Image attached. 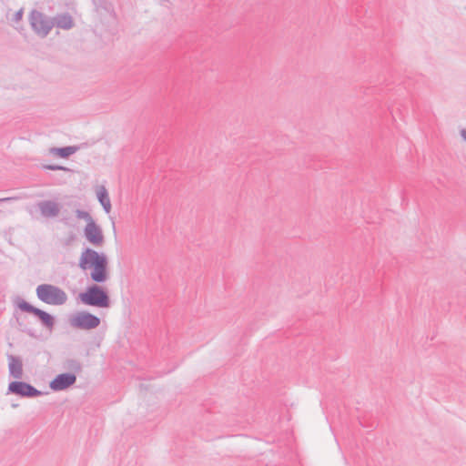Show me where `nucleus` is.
I'll return each mask as SVG.
<instances>
[{"label": "nucleus", "instance_id": "11", "mask_svg": "<svg viewBox=\"0 0 466 466\" xmlns=\"http://www.w3.org/2000/svg\"><path fill=\"white\" fill-rule=\"evenodd\" d=\"M37 208L44 218H55L60 213L59 204L53 200L40 201Z\"/></svg>", "mask_w": 466, "mask_h": 466}, {"label": "nucleus", "instance_id": "24", "mask_svg": "<svg viewBox=\"0 0 466 466\" xmlns=\"http://www.w3.org/2000/svg\"><path fill=\"white\" fill-rule=\"evenodd\" d=\"M77 217L87 219V210H77Z\"/></svg>", "mask_w": 466, "mask_h": 466}, {"label": "nucleus", "instance_id": "26", "mask_svg": "<svg viewBox=\"0 0 466 466\" xmlns=\"http://www.w3.org/2000/svg\"><path fill=\"white\" fill-rule=\"evenodd\" d=\"M83 231H84V235L85 237L87 238V233H88V230H87V224L85 226V228H83Z\"/></svg>", "mask_w": 466, "mask_h": 466}, {"label": "nucleus", "instance_id": "15", "mask_svg": "<svg viewBox=\"0 0 466 466\" xmlns=\"http://www.w3.org/2000/svg\"><path fill=\"white\" fill-rule=\"evenodd\" d=\"M71 325L75 328L87 329V311H81L71 319Z\"/></svg>", "mask_w": 466, "mask_h": 466}, {"label": "nucleus", "instance_id": "1", "mask_svg": "<svg viewBox=\"0 0 466 466\" xmlns=\"http://www.w3.org/2000/svg\"><path fill=\"white\" fill-rule=\"evenodd\" d=\"M92 31L101 44L114 40L118 32V19L111 0H92Z\"/></svg>", "mask_w": 466, "mask_h": 466}, {"label": "nucleus", "instance_id": "13", "mask_svg": "<svg viewBox=\"0 0 466 466\" xmlns=\"http://www.w3.org/2000/svg\"><path fill=\"white\" fill-rule=\"evenodd\" d=\"M54 26L57 28L68 30L73 27L74 21L68 13L57 14L53 19Z\"/></svg>", "mask_w": 466, "mask_h": 466}, {"label": "nucleus", "instance_id": "27", "mask_svg": "<svg viewBox=\"0 0 466 466\" xmlns=\"http://www.w3.org/2000/svg\"><path fill=\"white\" fill-rule=\"evenodd\" d=\"M7 200H9V198H2V199H0V202L1 201H7Z\"/></svg>", "mask_w": 466, "mask_h": 466}, {"label": "nucleus", "instance_id": "17", "mask_svg": "<svg viewBox=\"0 0 466 466\" xmlns=\"http://www.w3.org/2000/svg\"><path fill=\"white\" fill-rule=\"evenodd\" d=\"M104 339V335L102 333L96 332L94 334L89 333V348H98L100 346L101 341Z\"/></svg>", "mask_w": 466, "mask_h": 466}, {"label": "nucleus", "instance_id": "25", "mask_svg": "<svg viewBox=\"0 0 466 466\" xmlns=\"http://www.w3.org/2000/svg\"><path fill=\"white\" fill-rule=\"evenodd\" d=\"M460 135H461V138L466 142V128L461 129Z\"/></svg>", "mask_w": 466, "mask_h": 466}, {"label": "nucleus", "instance_id": "8", "mask_svg": "<svg viewBox=\"0 0 466 466\" xmlns=\"http://www.w3.org/2000/svg\"><path fill=\"white\" fill-rule=\"evenodd\" d=\"M76 381V376L73 372H64L56 375L50 382L49 387L54 391H61L68 389Z\"/></svg>", "mask_w": 466, "mask_h": 466}, {"label": "nucleus", "instance_id": "2", "mask_svg": "<svg viewBox=\"0 0 466 466\" xmlns=\"http://www.w3.org/2000/svg\"><path fill=\"white\" fill-rule=\"evenodd\" d=\"M89 278L96 283H105L110 278L109 261L106 254L90 248Z\"/></svg>", "mask_w": 466, "mask_h": 466}, {"label": "nucleus", "instance_id": "20", "mask_svg": "<svg viewBox=\"0 0 466 466\" xmlns=\"http://www.w3.org/2000/svg\"><path fill=\"white\" fill-rule=\"evenodd\" d=\"M43 168L47 169V170H54V171H56V170H63V171H66V172L72 171L68 167H66L60 166V165H55V164L43 165Z\"/></svg>", "mask_w": 466, "mask_h": 466}, {"label": "nucleus", "instance_id": "19", "mask_svg": "<svg viewBox=\"0 0 466 466\" xmlns=\"http://www.w3.org/2000/svg\"><path fill=\"white\" fill-rule=\"evenodd\" d=\"M79 267L83 270L87 269V246L83 247V250L81 252L80 259H79Z\"/></svg>", "mask_w": 466, "mask_h": 466}, {"label": "nucleus", "instance_id": "16", "mask_svg": "<svg viewBox=\"0 0 466 466\" xmlns=\"http://www.w3.org/2000/svg\"><path fill=\"white\" fill-rule=\"evenodd\" d=\"M64 368L70 370V372H78L81 370L82 366L80 362L74 359H68L64 363Z\"/></svg>", "mask_w": 466, "mask_h": 466}, {"label": "nucleus", "instance_id": "21", "mask_svg": "<svg viewBox=\"0 0 466 466\" xmlns=\"http://www.w3.org/2000/svg\"><path fill=\"white\" fill-rule=\"evenodd\" d=\"M101 323V319L99 317L89 313V329H93L97 328Z\"/></svg>", "mask_w": 466, "mask_h": 466}, {"label": "nucleus", "instance_id": "6", "mask_svg": "<svg viewBox=\"0 0 466 466\" xmlns=\"http://www.w3.org/2000/svg\"><path fill=\"white\" fill-rule=\"evenodd\" d=\"M29 24L33 31L41 37H46L54 27L52 19H48L42 12L36 9H33L30 12Z\"/></svg>", "mask_w": 466, "mask_h": 466}, {"label": "nucleus", "instance_id": "10", "mask_svg": "<svg viewBox=\"0 0 466 466\" xmlns=\"http://www.w3.org/2000/svg\"><path fill=\"white\" fill-rule=\"evenodd\" d=\"M9 376L15 380L23 378V362L19 356L7 354Z\"/></svg>", "mask_w": 466, "mask_h": 466}, {"label": "nucleus", "instance_id": "3", "mask_svg": "<svg viewBox=\"0 0 466 466\" xmlns=\"http://www.w3.org/2000/svg\"><path fill=\"white\" fill-rule=\"evenodd\" d=\"M38 299L49 305L60 306L66 302L67 295L59 287L52 284H41L36 288Z\"/></svg>", "mask_w": 466, "mask_h": 466}, {"label": "nucleus", "instance_id": "22", "mask_svg": "<svg viewBox=\"0 0 466 466\" xmlns=\"http://www.w3.org/2000/svg\"><path fill=\"white\" fill-rule=\"evenodd\" d=\"M77 299L80 300L83 304L87 305V288L78 294Z\"/></svg>", "mask_w": 466, "mask_h": 466}, {"label": "nucleus", "instance_id": "12", "mask_svg": "<svg viewBox=\"0 0 466 466\" xmlns=\"http://www.w3.org/2000/svg\"><path fill=\"white\" fill-rule=\"evenodd\" d=\"M96 195L98 202L102 206L104 211L109 214L112 209V205L109 198V194L105 186H96Z\"/></svg>", "mask_w": 466, "mask_h": 466}, {"label": "nucleus", "instance_id": "18", "mask_svg": "<svg viewBox=\"0 0 466 466\" xmlns=\"http://www.w3.org/2000/svg\"><path fill=\"white\" fill-rule=\"evenodd\" d=\"M16 322H17V324L19 326L20 331L27 334L31 338H37V334H36L35 329H34L32 328H28L25 325H24L23 322L20 321L18 317H16Z\"/></svg>", "mask_w": 466, "mask_h": 466}, {"label": "nucleus", "instance_id": "14", "mask_svg": "<svg viewBox=\"0 0 466 466\" xmlns=\"http://www.w3.org/2000/svg\"><path fill=\"white\" fill-rule=\"evenodd\" d=\"M79 147L67 146L62 147H51L49 149L50 154L60 158H68L70 156L75 154L78 150Z\"/></svg>", "mask_w": 466, "mask_h": 466}, {"label": "nucleus", "instance_id": "23", "mask_svg": "<svg viewBox=\"0 0 466 466\" xmlns=\"http://www.w3.org/2000/svg\"><path fill=\"white\" fill-rule=\"evenodd\" d=\"M23 15H24V10H23V8H21V9H19L18 11H16L15 13L14 17H13V21L14 22H19L20 20H22Z\"/></svg>", "mask_w": 466, "mask_h": 466}, {"label": "nucleus", "instance_id": "9", "mask_svg": "<svg viewBox=\"0 0 466 466\" xmlns=\"http://www.w3.org/2000/svg\"><path fill=\"white\" fill-rule=\"evenodd\" d=\"M89 244L102 247L105 244V236L101 227L89 215Z\"/></svg>", "mask_w": 466, "mask_h": 466}, {"label": "nucleus", "instance_id": "5", "mask_svg": "<svg viewBox=\"0 0 466 466\" xmlns=\"http://www.w3.org/2000/svg\"><path fill=\"white\" fill-rule=\"evenodd\" d=\"M101 284L96 282L89 284V307L109 309L112 305L109 290Z\"/></svg>", "mask_w": 466, "mask_h": 466}, {"label": "nucleus", "instance_id": "7", "mask_svg": "<svg viewBox=\"0 0 466 466\" xmlns=\"http://www.w3.org/2000/svg\"><path fill=\"white\" fill-rule=\"evenodd\" d=\"M7 394H15L21 398L32 399L40 397L44 393L28 382L15 380L8 384Z\"/></svg>", "mask_w": 466, "mask_h": 466}, {"label": "nucleus", "instance_id": "4", "mask_svg": "<svg viewBox=\"0 0 466 466\" xmlns=\"http://www.w3.org/2000/svg\"><path fill=\"white\" fill-rule=\"evenodd\" d=\"M14 303L22 312L29 313L36 317L44 327L50 329L54 328L55 318L48 312L33 306L19 296L15 299Z\"/></svg>", "mask_w": 466, "mask_h": 466}]
</instances>
